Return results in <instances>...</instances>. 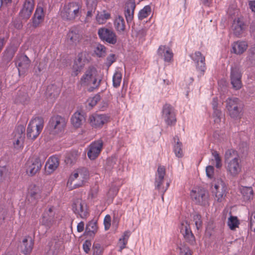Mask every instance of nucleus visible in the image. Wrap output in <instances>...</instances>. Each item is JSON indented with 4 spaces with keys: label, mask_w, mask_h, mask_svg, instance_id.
Returning a JSON list of instances; mask_svg holds the SVG:
<instances>
[{
    "label": "nucleus",
    "mask_w": 255,
    "mask_h": 255,
    "mask_svg": "<svg viewBox=\"0 0 255 255\" xmlns=\"http://www.w3.org/2000/svg\"><path fill=\"white\" fill-rule=\"evenodd\" d=\"M86 176L80 171L71 174L67 183V187L70 190H72L82 186L86 179Z\"/></svg>",
    "instance_id": "nucleus-12"
},
{
    "label": "nucleus",
    "mask_w": 255,
    "mask_h": 255,
    "mask_svg": "<svg viewBox=\"0 0 255 255\" xmlns=\"http://www.w3.org/2000/svg\"><path fill=\"white\" fill-rule=\"evenodd\" d=\"M59 165L58 158L54 156H51L47 161L45 164V168L49 173L53 172L55 170Z\"/></svg>",
    "instance_id": "nucleus-32"
},
{
    "label": "nucleus",
    "mask_w": 255,
    "mask_h": 255,
    "mask_svg": "<svg viewBox=\"0 0 255 255\" xmlns=\"http://www.w3.org/2000/svg\"><path fill=\"white\" fill-rule=\"evenodd\" d=\"M248 43L245 41H237L232 45V51L234 53L240 55L243 53L248 48Z\"/></svg>",
    "instance_id": "nucleus-30"
},
{
    "label": "nucleus",
    "mask_w": 255,
    "mask_h": 255,
    "mask_svg": "<svg viewBox=\"0 0 255 255\" xmlns=\"http://www.w3.org/2000/svg\"><path fill=\"white\" fill-rule=\"evenodd\" d=\"M114 27L119 34H123L126 29L125 20L122 16L117 17L114 22Z\"/></svg>",
    "instance_id": "nucleus-34"
},
{
    "label": "nucleus",
    "mask_w": 255,
    "mask_h": 255,
    "mask_svg": "<svg viewBox=\"0 0 255 255\" xmlns=\"http://www.w3.org/2000/svg\"><path fill=\"white\" fill-rule=\"evenodd\" d=\"M41 198V190L40 188L36 185L32 186L28 192V201L34 205Z\"/></svg>",
    "instance_id": "nucleus-24"
},
{
    "label": "nucleus",
    "mask_w": 255,
    "mask_h": 255,
    "mask_svg": "<svg viewBox=\"0 0 255 255\" xmlns=\"http://www.w3.org/2000/svg\"><path fill=\"white\" fill-rule=\"evenodd\" d=\"M67 40L71 44H77L80 39V35L78 30L76 28L70 30L67 35Z\"/></svg>",
    "instance_id": "nucleus-35"
},
{
    "label": "nucleus",
    "mask_w": 255,
    "mask_h": 255,
    "mask_svg": "<svg viewBox=\"0 0 255 255\" xmlns=\"http://www.w3.org/2000/svg\"><path fill=\"white\" fill-rule=\"evenodd\" d=\"M180 255H192V252L190 249L186 246L180 248Z\"/></svg>",
    "instance_id": "nucleus-58"
},
{
    "label": "nucleus",
    "mask_w": 255,
    "mask_h": 255,
    "mask_svg": "<svg viewBox=\"0 0 255 255\" xmlns=\"http://www.w3.org/2000/svg\"><path fill=\"white\" fill-rule=\"evenodd\" d=\"M213 117L214 118V121L216 123H220L221 121V118L222 116V112L220 110L216 109L214 110Z\"/></svg>",
    "instance_id": "nucleus-56"
},
{
    "label": "nucleus",
    "mask_w": 255,
    "mask_h": 255,
    "mask_svg": "<svg viewBox=\"0 0 255 255\" xmlns=\"http://www.w3.org/2000/svg\"><path fill=\"white\" fill-rule=\"evenodd\" d=\"M14 55V52L12 50H8L4 53L2 58V61L4 63H8L10 62Z\"/></svg>",
    "instance_id": "nucleus-48"
},
{
    "label": "nucleus",
    "mask_w": 255,
    "mask_h": 255,
    "mask_svg": "<svg viewBox=\"0 0 255 255\" xmlns=\"http://www.w3.org/2000/svg\"><path fill=\"white\" fill-rule=\"evenodd\" d=\"M28 98L27 93L19 91V92L17 93L15 102L17 103H20L24 104L28 101Z\"/></svg>",
    "instance_id": "nucleus-41"
},
{
    "label": "nucleus",
    "mask_w": 255,
    "mask_h": 255,
    "mask_svg": "<svg viewBox=\"0 0 255 255\" xmlns=\"http://www.w3.org/2000/svg\"><path fill=\"white\" fill-rule=\"evenodd\" d=\"M106 51V47L102 44H99L95 47L94 52L97 56L101 57L105 56Z\"/></svg>",
    "instance_id": "nucleus-47"
},
{
    "label": "nucleus",
    "mask_w": 255,
    "mask_h": 255,
    "mask_svg": "<svg viewBox=\"0 0 255 255\" xmlns=\"http://www.w3.org/2000/svg\"><path fill=\"white\" fill-rule=\"evenodd\" d=\"M62 245V242L54 240L49 243V250L46 255H57Z\"/></svg>",
    "instance_id": "nucleus-29"
},
{
    "label": "nucleus",
    "mask_w": 255,
    "mask_h": 255,
    "mask_svg": "<svg viewBox=\"0 0 255 255\" xmlns=\"http://www.w3.org/2000/svg\"><path fill=\"white\" fill-rule=\"evenodd\" d=\"M71 121L72 124L75 128H78L80 127L85 121L84 113L78 112L75 113L72 116Z\"/></svg>",
    "instance_id": "nucleus-31"
},
{
    "label": "nucleus",
    "mask_w": 255,
    "mask_h": 255,
    "mask_svg": "<svg viewBox=\"0 0 255 255\" xmlns=\"http://www.w3.org/2000/svg\"><path fill=\"white\" fill-rule=\"evenodd\" d=\"M206 173L208 178H213L214 175V167L211 165L207 166L206 168Z\"/></svg>",
    "instance_id": "nucleus-57"
},
{
    "label": "nucleus",
    "mask_w": 255,
    "mask_h": 255,
    "mask_svg": "<svg viewBox=\"0 0 255 255\" xmlns=\"http://www.w3.org/2000/svg\"><path fill=\"white\" fill-rule=\"evenodd\" d=\"M240 158L238 151L233 149L230 148L227 149L225 153L224 159L225 162L227 163L230 161L235 160Z\"/></svg>",
    "instance_id": "nucleus-36"
},
{
    "label": "nucleus",
    "mask_w": 255,
    "mask_h": 255,
    "mask_svg": "<svg viewBox=\"0 0 255 255\" xmlns=\"http://www.w3.org/2000/svg\"><path fill=\"white\" fill-rule=\"evenodd\" d=\"M48 124L50 131L55 134L64 131L66 122L65 118L57 115L50 118Z\"/></svg>",
    "instance_id": "nucleus-8"
},
{
    "label": "nucleus",
    "mask_w": 255,
    "mask_h": 255,
    "mask_svg": "<svg viewBox=\"0 0 255 255\" xmlns=\"http://www.w3.org/2000/svg\"><path fill=\"white\" fill-rule=\"evenodd\" d=\"M248 58L250 60L255 61V47H252L249 51Z\"/></svg>",
    "instance_id": "nucleus-62"
},
{
    "label": "nucleus",
    "mask_w": 255,
    "mask_h": 255,
    "mask_svg": "<svg viewBox=\"0 0 255 255\" xmlns=\"http://www.w3.org/2000/svg\"><path fill=\"white\" fill-rule=\"evenodd\" d=\"M192 200L197 205L205 206L208 205V192L203 188L196 187L190 192Z\"/></svg>",
    "instance_id": "nucleus-6"
},
{
    "label": "nucleus",
    "mask_w": 255,
    "mask_h": 255,
    "mask_svg": "<svg viewBox=\"0 0 255 255\" xmlns=\"http://www.w3.org/2000/svg\"><path fill=\"white\" fill-rule=\"evenodd\" d=\"M89 60L86 52H81L78 54L77 58L75 60L72 68V75L77 76L84 68L86 63Z\"/></svg>",
    "instance_id": "nucleus-16"
},
{
    "label": "nucleus",
    "mask_w": 255,
    "mask_h": 255,
    "mask_svg": "<svg viewBox=\"0 0 255 255\" xmlns=\"http://www.w3.org/2000/svg\"><path fill=\"white\" fill-rule=\"evenodd\" d=\"M35 5L34 0H24L22 7L19 12V16L27 20L31 16Z\"/></svg>",
    "instance_id": "nucleus-15"
},
{
    "label": "nucleus",
    "mask_w": 255,
    "mask_h": 255,
    "mask_svg": "<svg viewBox=\"0 0 255 255\" xmlns=\"http://www.w3.org/2000/svg\"><path fill=\"white\" fill-rule=\"evenodd\" d=\"M122 78V74L121 72L116 71L113 77V85L115 88H118L120 86Z\"/></svg>",
    "instance_id": "nucleus-44"
},
{
    "label": "nucleus",
    "mask_w": 255,
    "mask_h": 255,
    "mask_svg": "<svg viewBox=\"0 0 255 255\" xmlns=\"http://www.w3.org/2000/svg\"><path fill=\"white\" fill-rule=\"evenodd\" d=\"M110 14L109 13L105 12L103 13L98 12L96 15V20L99 24H103L110 18Z\"/></svg>",
    "instance_id": "nucleus-43"
},
{
    "label": "nucleus",
    "mask_w": 255,
    "mask_h": 255,
    "mask_svg": "<svg viewBox=\"0 0 255 255\" xmlns=\"http://www.w3.org/2000/svg\"><path fill=\"white\" fill-rule=\"evenodd\" d=\"M228 225L232 230H235L236 228L238 227L239 221L237 217L232 216H230L228 219Z\"/></svg>",
    "instance_id": "nucleus-46"
},
{
    "label": "nucleus",
    "mask_w": 255,
    "mask_h": 255,
    "mask_svg": "<svg viewBox=\"0 0 255 255\" xmlns=\"http://www.w3.org/2000/svg\"><path fill=\"white\" fill-rule=\"evenodd\" d=\"M60 92V89L55 85H51L47 87L46 94L48 99L51 102L54 100L59 96Z\"/></svg>",
    "instance_id": "nucleus-33"
},
{
    "label": "nucleus",
    "mask_w": 255,
    "mask_h": 255,
    "mask_svg": "<svg viewBox=\"0 0 255 255\" xmlns=\"http://www.w3.org/2000/svg\"><path fill=\"white\" fill-rule=\"evenodd\" d=\"M9 172L8 168L5 166H0V182H2L9 177Z\"/></svg>",
    "instance_id": "nucleus-45"
},
{
    "label": "nucleus",
    "mask_w": 255,
    "mask_h": 255,
    "mask_svg": "<svg viewBox=\"0 0 255 255\" xmlns=\"http://www.w3.org/2000/svg\"><path fill=\"white\" fill-rule=\"evenodd\" d=\"M72 210L75 214L82 219L86 218L88 215L86 205L81 200L78 199L74 201Z\"/></svg>",
    "instance_id": "nucleus-21"
},
{
    "label": "nucleus",
    "mask_w": 255,
    "mask_h": 255,
    "mask_svg": "<svg viewBox=\"0 0 255 255\" xmlns=\"http://www.w3.org/2000/svg\"><path fill=\"white\" fill-rule=\"evenodd\" d=\"M33 241L29 236L25 237L22 241L21 244V252L24 255H27L31 253L33 247Z\"/></svg>",
    "instance_id": "nucleus-28"
},
{
    "label": "nucleus",
    "mask_w": 255,
    "mask_h": 255,
    "mask_svg": "<svg viewBox=\"0 0 255 255\" xmlns=\"http://www.w3.org/2000/svg\"><path fill=\"white\" fill-rule=\"evenodd\" d=\"M115 163L116 162L115 159H108L107 161V169L110 170L112 169L114 165L115 164Z\"/></svg>",
    "instance_id": "nucleus-64"
},
{
    "label": "nucleus",
    "mask_w": 255,
    "mask_h": 255,
    "mask_svg": "<svg viewBox=\"0 0 255 255\" xmlns=\"http://www.w3.org/2000/svg\"><path fill=\"white\" fill-rule=\"evenodd\" d=\"M158 55L163 58L164 61L166 62H170L173 56V53L172 50L166 46L161 45L159 47L157 50Z\"/></svg>",
    "instance_id": "nucleus-27"
},
{
    "label": "nucleus",
    "mask_w": 255,
    "mask_h": 255,
    "mask_svg": "<svg viewBox=\"0 0 255 255\" xmlns=\"http://www.w3.org/2000/svg\"><path fill=\"white\" fill-rule=\"evenodd\" d=\"M46 157V155L40 154L38 157H33L29 159L26 163L27 174L30 176L35 175L41 169Z\"/></svg>",
    "instance_id": "nucleus-2"
},
{
    "label": "nucleus",
    "mask_w": 255,
    "mask_h": 255,
    "mask_svg": "<svg viewBox=\"0 0 255 255\" xmlns=\"http://www.w3.org/2000/svg\"><path fill=\"white\" fill-rule=\"evenodd\" d=\"M93 255H102L103 248L99 243H94L93 245Z\"/></svg>",
    "instance_id": "nucleus-51"
},
{
    "label": "nucleus",
    "mask_w": 255,
    "mask_h": 255,
    "mask_svg": "<svg viewBox=\"0 0 255 255\" xmlns=\"http://www.w3.org/2000/svg\"><path fill=\"white\" fill-rule=\"evenodd\" d=\"M116 61L115 55L111 54L107 57L106 59V65L108 67L111 66V65Z\"/></svg>",
    "instance_id": "nucleus-61"
},
{
    "label": "nucleus",
    "mask_w": 255,
    "mask_h": 255,
    "mask_svg": "<svg viewBox=\"0 0 255 255\" xmlns=\"http://www.w3.org/2000/svg\"><path fill=\"white\" fill-rule=\"evenodd\" d=\"M185 241L190 245H194L195 243V238L192 232L183 236Z\"/></svg>",
    "instance_id": "nucleus-54"
},
{
    "label": "nucleus",
    "mask_w": 255,
    "mask_h": 255,
    "mask_svg": "<svg viewBox=\"0 0 255 255\" xmlns=\"http://www.w3.org/2000/svg\"><path fill=\"white\" fill-rule=\"evenodd\" d=\"M151 12V7L149 5L145 6L142 9H141L138 14V17L139 20H142L143 19L147 17Z\"/></svg>",
    "instance_id": "nucleus-42"
},
{
    "label": "nucleus",
    "mask_w": 255,
    "mask_h": 255,
    "mask_svg": "<svg viewBox=\"0 0 255 255\" xmlns=\"http://www.w3.org/2000/svg\"><path fill=\"white\" fill-rule=\"evenodd\" d=\"M246 28V25L244 21L241 20L240 18H238L234 20L232 28L234 35L238 37L241 36Z\"/></svg>",
    "instance_id": "nucleus-25"
},
{
    "label": "nucleus",
    "mask_w": 255,
    "mask_h": 255,
    "mask_svg": "<svg viewBox=\"0 0 255 255\" xmlns=\"http://www.w3.org/2000/svg\"><path fill=\"white\" fill-rule=\"evenodd\" d=\"M193 221L195 222V224L197 229L199 230L202 225L201 215L198 213H196L193 215Z\"/></svg>",
    "instance_id": "nucleus-52"
},
{
    "label": "nucleus",
    "mask_w": 255,
    "mask_h": 255,
    "mask_svg": "<svg viewBox=\"0 0 255 255\" xmlns=\"http://www.w3.org/2000/svg\"><path fill=\"white\" fill-rule=\"evenodd\" d=\"M98 34L100 39L109 44L115 45L117 42V36L112 29L105 27L99 28Z\"/></svg>",
    "instance_id": "nucleus-11"
},
{
    "label": "nucleus",
    "mask_w": 255,
    "mask_h": 255,
    "mask_svg": "<svg viewBox=\"0 0 255 255\" xmlns=\"http://www.w3.org/2000/svg\"><path fill=\"white\" fill-rule=\"evenodd\" d=\"M242 72L240 68L235 66L231 69L230 80L232 87L234 90H238L242 87Z\"/></svg>",
    "instance_id": "nucleus-14"
},
{
    "label": "nucleus",
    "mask_w": 255,
    "mask_h": 255,
    "mask_svg": "<svg viewBox=\"0 0 255 255\" xmlns=\"http://www.w3.org/2000/svg\"><path fill=\"white\" fill-rule=\"evenodd\" d=\"M226 186L222 180L218 181L214 185V189L213 192L215 194V197L218 202H222L226 195Z\"/></svg>",
    "instance_id": "nucleus-23"
},
{
    "label": "nucleus",
    "mask_w": 255,
    "mask_h": 255,
    "mask_svg": "<svg viewBox=\"0 0 255 255\" xmlns=\"http://www.w3.org/2000/svg\"><path fill=\"white\" fill-rule=\"evenodd\" d=\"M244 201H249L253 198L254 191L251 187H242L240 189Z\"/></svg>",
    "instance_id": "nucleus-40"
},
{
    "label": "nucleus",
    "mask_w": 255,
    "mask_h": 255,
    "mask_svg": "<svg viewBox=\"0 0 255 255\" xmlns=\"http://www.w3.org/2000/svg\"><path fill=\"white\" fill-rule=\"evenodd\" d=\"M97 4H87V17H91L93 15V13L95 12L96 9Z\"/></svg>",
    "instance_id": "nucleus-55"
},
{
    "label": "nucleus",
    "mask_w": 255,
    "mask_h": 255,
    "mask_svg": "<svg viewBox=\"0 0 255 255\" xmlns=\"http://www.w3.org/2000/svg\"><path fill=\"white\" fill-rule=\"evenodd\" d=\"M130 235V232L129 231H127L125 232L122 237L120 239L119 241L121 242L122 241H127V242H128Z\"/></svg>",
    "instance_id": "nucleus-63"
},
{
    "label": "nucleus",
    "mask_w": 255,
    "mask_h": 255,
    "mask_svg": "<svg viewBox=\"0 0 255 255\" xmlns=\"http://www.w3.org/2000/svg\"><path fill=\"white\" fill-rule=\"evenodd\" d=\"M189 232H192L189 224L187 222L181 223L180 225V232L183 236L189 234Z\"/></svg>",
    "instance_id": "nucleus-49"
},
{
    "label": "nucleus",
    "mask_w": 255,
    "mask_h": 255,
    "mask_svg": "<svg viewBox=\"0 0 255 255\" xmlns=\"http://www.w3.org/2000/svg\"><path fill=\"white\" fill-rule=\"evenodd\" d=\"M25 130V127L21 125H18L15 128L12 134V140L14 148L18 149L23 147Z\"/></svg>",
    "instance_id": "nucleus-10"
},
{
    "label": "nucleus",
    "mask_w": 255,
    "mask_h": 255,
    "mask_svg": "<svg viewBox=\"0 0 255 255\" xmlns=\"http://www.w3.org/2000/svg\"><path fill=\"white\" fill-rule=\"evenodd\" d=\"M249 216L251 229L255 232V211L249 212Z\"/></svg>",
    "instance_id": "nucleus-53"
},
{
    "label": "nucleus",
    "mask_w": 255,
    "mask_h": 255,
    "mask_svg": "<svg viewBox=\"0 0 255 255\" xmlns=\"http://www.w3.org/2000/svg\"><path fill=\"white\" fill-rule=\"evenodd\" d=\"M96 75V69L93 66L89 67L80 79V82L81 86H88L92 84L93 85V88L99 87L101 80L100 79L97 82Z\"/></svg>",
    "instance_id": "nucleus-5"
},
{
    "label": "nucleus",
    "mask_w": 255,
    "mask_h": 255,
    "mask_svg": "<svg viewBox=\"0 0 255 255\" xmlns=\"http://www.w3.org/2000/svg\"><path fill=\"white\" fill-rule=\"evenodd\" d=\"M109 121V117L106 115L93 114L89 118L90 125L94 128H101Z\"/></svg>",
    "instance_id": "nucleus-20"
},
{
    "label": "nucleus",
    "mask_w": 255,
    "mask_h": 255,
    "mask_svg": "<svg viewBox=\"0 0 255 255\" xmlns=\"http://www.w3.org/2000/svg\"><path fill=\"white\" fill-rule=\"evenodd\" d=\"M91 247V241L89 240H86L83 244V249L86 254L89 253Z\"/></svg>",
    "instance_id": "nucleus-60"
},
{
    "label": "nucleus",
    "mask_w": 255,
    "mask_h": 255,
    "mask_svg": "<svg viewBox=\"0 0 255 255\" xmlns=\"http://www.w3.org/2000/svg\"><path fill=\"white\" fill-rule=\"evenodd\" d=\"M226 164V169L228 174L235 177L238 176L242 170L241 159H238L230 161Z\"/></svg>",
    "instance_id": "nucleus-17"
},
{
    "label": "nucleus",
    "mask_w": 255,
    "mask_h": 255,
    "mask_svg": "<svg viewBox=\"0 0 255 255\" xmlns=\"http://www.w3.org/2000/svg\"><path fill=\"white\" fill-rule=\"evenodd\" d=\"M162 117L168 126L176 124V118L174 108L170 104H165L162 108Z\"/></svg>",
    "instance_id": "nucleus-13"
},
{
    "label": "nucleus",
    "mask_w": 255,
    "mask_h": 255,
    "mask_svg": "<svg viewBox=\"0 0 255 255\" xmlns=\"http://www.w3.org/2000/svg\"><path fill=\"white\" fill-rule=\"evenodd\" d=\"M111 218L109 215H107L104 220V224L106 230H109L111 226Z\"/></svg>",
    "instance_id": "nucleus-59"
},
{
    "label": "nucleus",
    "mask_w": 255,
    "mask_h": 255,
    "mask_svg": "<svg viewBox=\"0 0 255 255\" xmlns=\"http://www.w3.org/2000/svg\"><path fill=\"white\" fill-rule=\"evenodd\" d=\"M103 145L102 140H98L92 142L89 147V150L87 152L88 157L91 160L96 159L100 153Z\"/></svg>",
    "instance_id": "nucleus-22"
},
{
    "label": "nucleus",
    "mask_w": 255,
    "mask_h": 255,
    "mask_svg": "<svg viewBox=\"0 0 255 255\" xmlns=\"http://www.w3.org/2000/svg\"><path fill=\"white\" fill-rule=\"evenodd\" d=\"M212 155L214 157V160L216 162V167L217 168H220L222 166V163L221 158L220 156L219 153L216 150H213L212 152Z\"/></svg>",
    "instance_id": "nucleus-50"
},
{
    "label": "nucleus",
    "mask_w": 255,
    "mask_h": 255,
    "mask_svg": "<svg viewBox=\"0 0 255 255\" xmlns=\"http://www.w3.org/2000/svg\"><path fill=\"white\" fill-rule=\"evenodd\" d=\"M43 119L41 117H36L29 122L27 128V137L35 139L41 132L43 128Z\"/></svg>",
    "instance_id": "nucleus-4"
},
{
    "label": "nucleus",
    "mask_w": 255,
    "mask_h": 255,
    "mask_svg": "<svg viewBox=\"0 0 255 255\" xmlns=\"http://www.w3.org/2000/svg\"><path fill=\"white\" fill-rule=\"evenodd\" d=\"M135 7L134 3H129L126 5L125 15L128 23L131 22L133 19Z\"/></svg>",
    "instance_id": "nucleus-37"
},
{
    "label": "nucleus",
    "mask_w": 255,
    "mask_h": 255,
    "mask_svg": "<svg viewBox=\"0 0 255 255\" xmlns=\"http://www.w3.org/2000/svg\"><path fill=\"white\" fill-rule=\"evenodd\" d=\"M30 60L24 54H18L16 57L15 65L18 68L19 74H23L30 66Z\"/></svg>",
    "instance_id": "nucleus-19"
},
{
    "label": "nucleus",
    "mask_w": 255,
    "mask_h": 255,
    "mask_svg": "<svg viewBox=\"0 0 255 255\" xmlns=\"http://www.w3.org/2000/svg\"><path fill=\"white\" fill-rule=\"evenodd\" d=\"M57 218V214L54 211L53 207H50L44 210L40 222L42 226H44L48 230L56 224Z\"/></svg>",
    "instance_id": "nucleus-7"
},
{
    "label": "nucleus",
    "mask_w": 255,
    "mask_h": 255,
    "mask_svg": "<svg viewBox=\"0 0 255 255\" xmlns=\"http://www.w3.org/2000/svg\"><path fill=\"white\" fill-rule=\"evenodd\" d=\"M190 57L195 64L198 77L203 76L206 70L205 56L200 51H196L190 54Z\"/></svg>",
    "instance_id": "nucleus-9"
},
{
    "label": "nucleus",
    "mask_w": 255,
    "mask_h": 255,
    "mask_svg": "<svg viewBox=\"0 0 255 255\" xmlns=\"http://www.w3.org/2000/svg\"><path fill=\"white\" fill-rule=\"evenodd\" d=\"M226 108L232 118L239 119L241 118L242 104L238 98L235 97L228 98L226 100Z\"/></svg>",
    "instance_id": "nucleus-3"
},
{
    "label": "nucleus",
    "mask_w": 255,
    "mask_h": 255,
    "mask_svg": "<svg viewBox=\"0 0 255 255\" xmlns=\"http://www.w3.org/2000/svg\"><path fill=\"white\" fill-rule=\"evenodd\" d=\"M44 18L43 8L41 6H37L32 18L33 27L34 28L37 27L42 22Z\"/></svg>",
    "instance_id": "nucleus-26"
},
{
    "label": "nucleus",
    "mask_w": 255,
    "mask_h": 255,
    "mask_svg": "<svg viewBox=\"0 0 255 255\" xmlns=\"http://www.w3.org/2000/svg\"><path fill=\"white\" fill-rule=\"evenodd\" d=\"M175 143L173 146V151L176 157L181 158L183 156L182 150V143L179 141L178 136H175L173 138Z\"/></svg>",
    "instance_id": "nucleus-38"
},
{
    "label": "nucleus",
    "mask_w": 255,
    "mask_h": 255,
    "mask_svg": "<svg viewBox=\"0 0 255 255\" xmlns=\"http://www.w3.org/2000/svg\"><path fill=\"white\" fill-rule=\"evenodd\" d=\"M81 5L77 2H71L65 4L61 12V16L64 20H72L81 14Z\"/></svg>",
    "instance_id": "nucleus-1"
},
{
    "label": "nucleus",
    "mask_w": 255,
    "mask_h": 255,
    "mask_svg": "<svg viewBox=\"0 0 255 255\" xmlns=\"http://www.w3.org/2000/svg\"><path fill=\"white\" fill-rule=\"evenodd\" d=\"M165 175V167L163 166H159L157 168V172L155 174L154 184L155 189L162 193V200H163V194L166 191V189H164V188L161 187V185L163 184Z\"/></svg>",
    "instance_id": "nucleus-18"
},
{
    "label": "nucleus",
    "mask_w": 255,
    "mask_h": 255,
    "mask_svg": "<svg viewBox=\"0 0 255 255\" xmlns=\"http://www.w3.org/2000/svg\"><path fill=\"white\" fill-rule=\"evenodd\" d=\"M98 227L96 222L91 221L88 223L86 227L85 233L87 236L93 237L97 231Z\"/></svg>",
    "instance_id": "nucleus-39"
}]
</instances>
